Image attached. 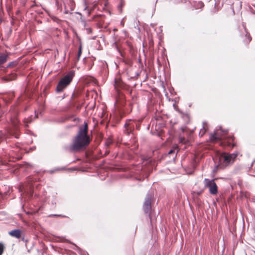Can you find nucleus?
<instances>
[{
    "label": "nucleus",
    "mask_w": 255,
    "mask_h": 255,
    "mask_svg": "<svg viewBox=\"0 0 255 255\" xmlns=\"http://www.w3.org/2000/svg\"><path fill=\"white\" fill-rule=\"evenodd\" d=\"M88 125L85 122L83 127H80L77 134L74 138L70 146L72 151L80 150L85 148L90 142V137L88 135Z\"/></svg>",
    "instance_id": "nucleus-1"
},
{
    "label": "nucleus",
    "mask_w": 255,
    "mask_h": 255,
    "mask_svg": "<svg viewBox=\"0 0 255 255\" xmlns=\"http://www.w3.org/2000/svg\"><path fill=\"white\" fill-rule=\"evenodd\" d=\"M228 131L227 130H222V129H216L214 133L212 135L211 139L214 140L216 139L224 140L225 142H226L228 146L233 147L234 143L233 141V138L232 136H229L227 137L224 136L227 133Z\"/></svg>",
    "instance_id": "nucleus-2"
},
{
    "label": "nucleus",
    "mask_w": 255,
    "mask_h": 255,
    "mask_svg": "<svg viewBox=\"0 0 255 255\" xmlns=\"http://www.w3.org/2000/svg\"><path fill=\"white\" fill-rule=\"evenodd\" d=\"M74 76V72L70 71L66 76L62 78L59 82L56 91L58 92H62L70 83Z\"/></svg>",
    "instance_id": "nucleus-3"
},
{
    "label": "nucleus",
    "mask_w": 255,
    "mask_h": 255,
    "mask_svg": "<svg viewBox=\"0 0 255 255\" xmlns=\"http://www.w3.org/2000/svg\"><path fill=\"white\" fill-rule=\"evenodd\" d=\"M237 154L235 153L228 154L227 153H222L219 158L220 165L222 166H227L232 163L237 157Z\"/></svg>",
    "instance_id": "nucleus-4"
},
{
    "label": "nucleus",
    "mask_w": 255,
    "mask_h": 255,
    "mask_svg": "<svg viewBox=\"0 0 255 255\" xmlns=\"http://www.w3.org/2000/svg\"><path fill=\"white\" fill-rule=\"evenodd\" d=\"M204 184L205 187L209 188L210 194L212 195L217 194L218 193V187L214 180L205 178L204 180Z\"/></svg>",
    "instance_id": "nucleus-5"
},
{
    "label": "nucleus",
    "mask_w": 255,
    "mask_h": 255,
    "mask_svg": "<svg viewBox=\"0 0 255 255\" xmlns=\"http://www.w3.org/2000/svg\"><path fill=\"white\" fill-rule=\"evenodd\" d=\"M151 198L152 195L150 194H147L143 204V209L146 213H148L150 210Z\"/></svg>",
    "instance_id": "nucleus-6"
},
{
    "label": "nucleus",
    "mask_w": 255,
    "mask_h": 255,
    "mask_svg": "<svg viewBox=\"0 0 255 255\" xmlns=\"http://www.w3.org/2000/svg\"><path fill=\"white\" fill-rule=\"evenodd\" d=\"M65 13L68 14L73 11L74 8V3L72 0H69V4L67 6L65 2H64Z\"/></svg>",
    "instance_id": "nucleus-7"
},
{
    "label": "nucleus",
    "mask_w": 255,
    "mask_h": 255,
    "mask_svg": "<svg viewBox=\"0 0 255 255\" xmlns=\"http://www.w3.org/2000/svg\"><path fill=\"white\" fill-rule=\"evenodd\" d=\"M9 235L16 239H19L21 237L22 232L19 229H15L10 231Z\"/></svg>",
    "instance_id": "nucleus-8"
},
{
    "label": "nucleus",
    "mask_w": 255,
    "mask_h": 255,
    "mask_svg": "<svg viewBox=\"0 0 255 255\" xmlns=\"http://www.w3.org/2000/svg\"><path fill=\"white\" fill-rule=\"evenodd\" d=\"M207 128V124L205 122L203 123V128L200 129L199 132V136H203V135L205 133Z\"/></svg>",
    "instance_id": "nucleus-9"
},
{
    "label": "nucleus",
    "mask_w": 255,
    "mask_h": 255,
    "mask_svg": "<svg viewBox=\"0 0 255 255\" xmlns=\"http://www.w3.org/2000/svg\"><path fill=\"white\" fill-rule=\"evenodd\" d=\"M7 56L5 54L0 55V65L4 63L7 60Z\"/></svg>",
    "instance_id": "nucleus-10"
},
{
    "label": "nucleus",
    "mask_w": 255,
    "mask_h": 255,
    "mask_svg": "<svg viewBox=\"0 0 255 255\" xmlns=\"http://www.w3.org/2000/svg\"><path fill=\"white\" fill-rule=\"evenodd\" d=\"M18 123V121L17 119H13L11 120V123L12 125L14 126V128H16V126L17 125V124Z\"/></svg>",
    "instance_id": "nucleus-11"
},
{
    "label": "nucleus",
    "mask_w": 255,
    "mask_h": 255,
    "mask_svg": "<svg viewBox=\"0 0 255 255\" xmlns=\"http://www.w3.org/2000/svg\"><path fill=\"white\" fill-rule=\"evenodd\" d=\"M179 141L182 143H185L186 142V139L183 137H180Z\"/></svg>",
    "instance_id": "nucleus-12"
},
{
    "label": "nucleus",
    "mask_w": 255,
    "mask_h": 255,
    "mask_svg": "<svg viewBox=\"0 0 255 255\" xmlns=\"http://www.w3.org/2000/svg\"><path fill=\"white\" fill-rule=\"evenodd\" d=\"M3 245L2 244L0 243V255H1V254L3 253Z\"/></svg>",
    "instance_id": "nucleus-13"
},
{
    "label": "nucleus",
    "mask_w": 255,
    "mask_h": 255,
    "mask_svg": "<svg viewBox=\"0 0 255 255\" xmlns=\"http://www.w3.org/2000/svg\"><path fill=\"white\" fill-rule=\"evenodd\" d=\"M125 127H129V128H131V124L128 123V122H127L125 125Z\"/></svg>",
    "instance_id": "nucleus-14"
},
{
    "label": "nucleus",
    "mask_w": 255,
    "mask_h": 255,
    "mask_svg": "<svg viewBox=\"0 0 255 255\" xmlns=\"http://www.w3.org/2000/svg\"><path fill=\"white\" fill-rule=\"evenodd\" d=\"M86 29L87 32V33H88V34H90V33H91L92 30H91V28H90V27H88V28H86Z\"/></svg>",
    "instance_id": "nucleus-15"
},
{
    "label": "nucleus",
    "mask_w": 255,
    "mask_h": 255,
    "mask_svg": "<svg viewBox=\"0 0 255 255\" xmlns=\"http://www.w3.org/2000/svg\"><path fill=\"white\" fill-rule=\"evenodd\" d=\"M31 122V120H29H29H28V119H27V120H24V122H25V123H26V124H28V123H30Z\"/></svg>",
    "instance_id": "nucleus-16"
},
{
    "label": "nucleus",
    "mask_w": 255,
    "mask_h": 255,
    "mask_svg": "<svg viewBox=\"0 0 255 255\" xmlns=\"http://www.w3.org/2000/svg\"><path fill=\"white\" fill-rule=\"evenodd\" d=\"M173 152H174V150L171 149L169 151L168 154H171L173 153Z\"/></svg>",
    "instance_id": "nucleus-17"
},
{
    "label": "nucleus",
    "mask_w": 255,
    "mask_h": 255,
    "mask_svg": "<svg viewBox=\"0 0 255 255\" xmlns=\"http://www.w3.org/2000/svg\"><path fill=\"white\" fill-rule=\"evenodd\" d=\"M81 52H82V50H81V47H80L79 48V52H78V55L79 56L80 55V54H81Z\"/></svg>",
    "instance_id": "nucleus-18"
},
{
    "label": "nucleus",
    "mask_w": 255,
    "mask_h": 255,
    "mask_svg": "<svg viewBox=\"0 0 255 255\" xmlns=\"http://www.w3.org/2000/svg\"><path fill=\"white\" fill-rule=\"evenodd\" d=\"M27 196L28 197L32 196V193H31V191H29V192H27Z\"/></svg>",
    "instance_id": "nucleus-19"
},
{
    "label": "nucleus",
    "mask_w": 255,
    "mask_h": 255,
    "mask_svg": "<svg viewBox=\"0 0 255 255\" xmlns=\"http://www.w3.org/2000/svg\"><path fill=\"white\" fill-rule=\"evenodd\" d=\"M246 36L248 37V41L250 42L251 40V37L250 36H248V35H247Z\"/></svg>",
    "instance_id": "nucleus-20"
},
{
    "label": "nucleus",
    "mask_w": 255,
    "mask_h": 255,
    "mask_svg": "<svg viewBox=\"0 0 255 255\" xmlns=\"http://www.w3.org/2000/svg\"><path fill=\"white\" fill-rule=\"evenodd\" d=\"M107 144H108V145H109V144H111V141H108V142H107Z\"/></svg>",
    "instance_id": "nucleus-21"
},
{
    "label": "nucleus",
    "mask_w": 255,
    "mask_h": 255,
    "mask_svg": "<svg viewBox=\"0 0 255 255\" xmlns=\"http://www.w3.org/2000/svg\"><path fill=\"white\" fill-rule=\"evenodd\" d=\"M22 196V198H25L26 197H25V195H22V194L21 195Z\"/></svg>",
    "instance_id": "nucleus-22"
},
{
    "label": "nucleus",
    "mask_w": 255,
    "mask_h": 255,
    "mask_svg": "<svg viewBox=\"0 0 255 255\" xmlns=\"http://www.w3.org/2000/svg\"><path fill=\"white\" fill-rule=\"evenodd\" d=\"M127 130H128V129ZM127 132H128V134L129 133V132L128 131Z\"/></svg>",
    "instance_id": "nucleus-23"
},
{
    "label": "nucleus",
    "mask_w": 255,
    "mask_h": 255,
    "mask_svg": "<svg viewBox=\"0 0 255 255\" xmlns=\"http://www.w3.org/2000/svg\"><path fill=\"white\" fill-rule=\"evenodd\" d=\"M121 4H122L123 1V0H121Z\"/></svg>",
    "instance_id": "nucleus-24"
}]
</instances>
